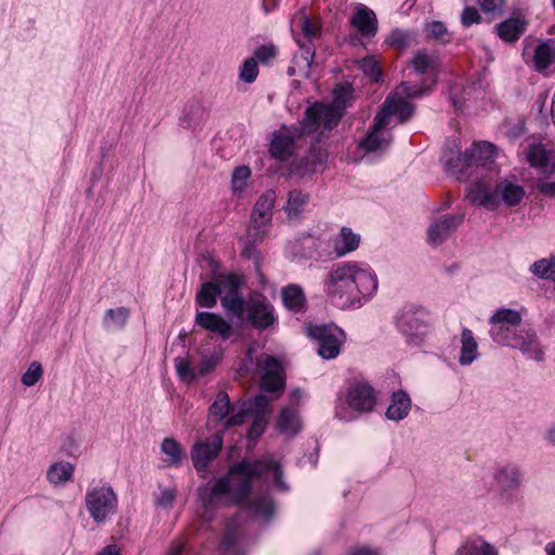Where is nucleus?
<instances>
[{"label":"nucleus","instance_id":"obj_12","mask_svg":"<svg viewBox=\"0 0 555 555\" xmlns=\"http://www.w3.org/2000/svg\"><path fill=\"white\" fill-rule=\"evenodd\" d=\"M524 61L539 73H545L555 62V41L552 39L537 40L532 46L529 38L524 40Z\"/></svg>","mask_w":555,"mask_h":555},{"label":"nucleus","instance_id":"obj_37","mask_svg":"<svg viewBox=\"0 0 555 555\" xmlns=\"http://www.w3.org/2000/svg\"><path fill=\"white\" fill-rule=\"evenodd\" d=\"M251 178V169L248 166L236 167L231 176V192L233 196H245Z\"/></svg>","mask_w":555,"mask_h":555},{"label":"nucleus","instance_id":"obj_58","mask_svg":"<svg viewBox=\"0 0 555 555\" xmlns=\"http://www.w3.org/2000/svg\"><path fill=\"white\" fill-rule=\"evenodd\" d=\"M477 2L485 13H494L503 9L505 0H477Z\"/></svg>","mask_w":555,"mask_h":555},{"label":"nucleus","instance_id":"obj_57","mask_svg":"<svg viewBox=\"0 0 555 555\" xmlns=\"http://www.w3.org/2000/svg\"><path fill=\"white\" fill-rule=\"evenodd\" d=\"M481 21V16L477 9L473 7H466L461 15V22L465 27H469L473 24H478Z\"/></svg>","mask_w":555,"mask_h":555},{"label":"nucleus","instance_id":"obj_31","mask_svg":"<svg viewBox=\"0 0 555 555\" xmlns=\"http://www.w3.org/2000/svg\"><path fill=\"white\" fill-rule=\"evenodd\" d=\"M75 473V466L67 461L52 463L47 469V480L53 486H63L69 482Z\"/></svg>","mask_w":555,"mask_h":555},{"label":"nucleus","instance_id":"obj_50","mask_svg":"<svg viewBox=\"0 0 555 555\" xmlns=\"http://www.w3.org/2000/svg\"><path fill=\"white\" fill-rule=\"evenodd\" d=\"M258 74V64L254 57L246 59L240 67V79L246 83L254 82Z\"/></svg>","mask_w":555,"mask_h":555},{"label":"nucleus","instance_id":"obj_48","mask_svg":"<svg viewBox=\"0 0 555 555\" xmlns=\"http://www.w3.org/2000/svg\"><path fill=\"white\" fill-rule=\"evenodd\" d=\"M42 375H43V369H42L41 363L38 361H33L28 365L25 373L22 375L21 380L24 386L31 387V386L36 385L42 378Z\"/></svg>","mask_w":555,"mask_h":555},{"label":"nucleus","instance_id":"obj_2","mask_svg":"<svg viewBox=\"0 0 555 555\" xmlns=\"http://www.w3.org/2000/svg\"><path fill=\"white\" fill-rule=\"evenodd\" d=\"M378 288L375 271L365 262L346 261L334 267L324 282V292L339 309H358L369 302Z\"/></svg>","mask_w":555,"mask_h":555},{"label":"nucleus","instance_id":"obj_34","mask_svg":"<svg viewBox=\"0 0 555 555\" xmlns=\"http://www.w3.org/2000/svg\"><path fill=\"white\" fill-rule=\"evenodd\" d=\"M455 555H499L494 545L481 538L466 540L455 551Z\"/></svg>","mask_w":555,"mask_h":555},{"label":"nucleus","instance_id":"obj_10","mask_svg":"<svg viewBox=\"0 0 555 555\" xmlns=\"http://www.w3.org/2000/svg\"><path fill=\"white\" fill-rule=\"evenodd\" d=\"M493 480L499 500L504 504H513L516 492L522 486L524 472L514 462L504 463L494 468Z\"/></svg>","mask_w":555,"mask_h":555},{"label":"nucleus","instance_id":"obj_40","mask_svg":"<svg viewBox=\"0 0 555 555\" xmlns=\"http://www.w3.org/2000/svg\"><path fill=\"white\" fill-rule=\"evenodd\" d=\"M129 314V309L125 307L107 309L103 315V326L108 331L120 330L127 324Z\"/></svg>","mask_w":555,"mask_h":555},{"label":"nucleus","instance_id":"obj_63","mask_svg":"<svg viewBox=\"0 0 555 555\" xmlns=\"http://www.w3.org/2000/svg\"><path fill=\"white\" fill-rule=\"evenodd\" d=\"M539 191L544 195H550L555 198V182H543L539 184Z\"/></svg>","mask_w":555,"mask_h":555},{"label":"nucleus","instance_id":"obj_35","mask_svg":"<svg viewBox=\"0 0 555 555\" xmlns=\"http://www.w3.org/2000/svg\"><path fill=\"white\" fill-rule=\"evenodd\" d=\"M282 300L285 308L293 312H300L306 307L305 293L296 284H289L282 289Z\"/></svg>","mask_w":555,"mask_h":555},{"label":"nucleus","instance_id":"obj_13","mask_svg":"<svg viewBox=\"0 0 555 555\" xmlns=\"http://www.w3.org/2000/svg\"><path fill=\"white\" fill-rule=\"evenodd\" d=\"M257 367L261 373L260 386L263 390L274 392L284 388V369L275 357L261 354L257 360Z\"/></svg>","mask_w":555,"mask_h":555},{"label":"nucleus","instance_id":"obj_32","mask_svg":"<svg viewBox=\"0 0 555 555\" xmlns=\"http://www.w3.org/2000/svg\"><path fill=\"white\" fill-rule=\"evenodd\" d=\"M411 410V399L404 391L392 393L391 402L386 411V417L390 421H401L405 418Z\"/></svg>","mask_w":555,"mask_h":555},{"label":"nucleus","instance_id":"obj_1","mask_svg":"<svg viewBox=\"0 0 555 555\" xmlns=\"http://www.w3.org/2000/svg\"><path fill=\"white\" fill-rule=\"evenodd\" d=\"M269 474L280 490L288 489L283 480L282 465L271 456H264L254 463H237L224 477L201 486L197 491L201 517L209 521L219 507L241 503L249 493L253 482Z\"/></svg>","mask_w":555,"mask_h":555},{"label":"nucleus","instance_id":"obj_61","mask_svg":"<svg viewBox=\"0 0 555 555\" xmlns=\"http://www.w3.org/2000/svg\"><path fill=\"white\" fill-rule=\"evenodd\" d=\"M186 112L188 114H193V115H198L196 116L195 120H193V124H197L204 116V109L195 104V103H190L188 106H186Z\"/></svg>","mask_w":555,"mask_h":555},{"label":"nucleus","instance_id":"obj_18","mask_svg":"<svg viewBox=\"0 0 555 555\" xmlns=\"http://www.w3.org/2000/svg\"><path fill=\"white\" fill-rule=\"evenodd\" d=\"M310 133L311 132L304 131L302 120L300 121V128L296 129L294 132L281 131L274 133L270 145V153L273 157L285 160L293 154L295 140Z\"/></svg>","mask_w":555,"mask_h":555},{"label":"nucleus","instance_id":"obj_51","mask_svg":"<svg viewBox=\"0 0 555 555\" xmlns=\"http://www.w3.org/2000/svg\"><path fill=\"white\" fill-rule=\"evenodd\" d=\"M175 366L178 376L184 382H192L198 376V372L191 369L190 363L184 358L175 359Z\"/></svg>","mask_w":555,"mask_h":555},{"label":"nucleus","instance_id":"obj_4","mask_svg":"<svg viewBox=\"0 0 555 555\" xmlns=\"http://www.w3.org/2000/svg\"><path fill=\"white\" fill-rule=\"evenodd\" d=\"M351 92L349 85H338L333 91V103L324 105L314 103L307 108L302 119V129L307 132H317L321 128L331 130L339 122L345 103Z\"/></svg>","mask_w":555,"mask_h":555},{"label":"nucleus","instance_id":"obj_20","mask_svg":"<svg viewBox=\"0 0 555 555\" xmlns=\"http://www.w3.org/2000/svg\"><path fill=\"white\" fill-rule=\"evenodd\" d=\"M297 43L299 50L295 53L292 65L288 67V75L309 78L315 55L314 46L311 42L302 43L300 40Z\"/></svg>","mask_w":555,"mask_h":555},{"label":"nucleus","instance_id":"obj_11","mask_svg":"<svg viewBox=\"0 0 555 555\" xmlns=\"http://www.w3.org/2000/svg\"><path fill=\"white\" fill-rule=\"evenodd\" d=\"M306 332L319 343L318 353L326 360L335 359L346 341L345 332L336 325H309Z\"/></svg>","mask_w":555,"mask_h":555},{"label":"nucleus","instance_id":"obj_59","mask_svg":"<svg viewBox=\"0 0 555 555\" xmlns=\"http://www.w3.org/2000/svg\"><path fill=\"white\" fill-rule=\"evenodd\" d=\"M427 35L429 37L441 39L447 34V28L441 22H431L426 27Z\"/></svg>","mask_w":555,"mask_h":555},{"label":"nucleus","instance_id":"obj_55","mask_svg":"<svg viewBox=\"0 0 555 555\" xmlns=\"http://www.w3.org/2000/svg\"><path fill=\"white\" fill-rule=\"evenodd\" d=\"M221 359V353H215L211 356H203L201 363L198 364V376H203L212 371Z\"/></svg>","mask_w":555,"mask_h":555},{"label":"nucleus","instance_id":"obj_3","mask_svg":"<svg viewBox=\"0 0 555 555\" xmlns=\"http://www.w3.org/2000/svg\"><path fill=\"white\" fill-rule=\"evenodd\" d=\"M525 194L522 185L508 179L499 181L492 191L485 181L480 180L469 191L472 202L488 210H494L501 203L507 207L517 206L524 199Z\"/></svg>","mask_w":555,"mask_h":555},{"label":"nucleus","instance_id":"obj_56","mask_svg":"<svg viewBox=\"0 0 555 555\" xmlns=\"http://www.w3.org/2000/svg\"><path fill=\"white\" fill-rule=\"evenodd\" d=\"M276 55V49L272 44L259 47L254 52V59L261 63H268L273 60Z\"/></svg>","mask_w":555,"mask_h":555},{"label":"nucleus","instance_id":"obj_21","mask_svg":"<svg viewBox=\"0 0 555 555\" xmlns=\"http://www.w3.org/2000/svg\"><path fill=\"white\" fill-rule=\"evenodd\" d=\"M527 159L531 167L542 173L552 175L555 172V152L547 150L542 144H533L528 147Z\"/></svg>","mask_w":555,"mask_h":555},{"label":"nucleus","instance_id":"obj_24","mask_svg":"<svg viewBox=\"0 0 555 555\" xmlns=\"http://www.w3.org/2000/svg\"><path fill=\"white\" fill-rule=\"evenodd\" d=\"M195 323L204 330L219 335L222 339H228L233 332L232 325L228 321L212 312H198Z\"/></svg>","mask_w":555,"mask_h":555},{"label":"nucleus","instance_id":"obj_7","mask_svg":"<svg viewBox=\"0 0 555 555\" xmlns=\"http://www.w3.org/2000/svg\"><path fill=\"white\" fill-rule=\"evenodd\" d=\"M409 90L410 86L406 82H402L396 88L393 93L387 98L382 108L376 114L378 126H387L392 115H398L401 122L412 115L414 106L409 100L422 96L423 92L421 90H414V93H410Z\"/></svg>","mask_w":555,"mask_h":555},{"label":"nucleus","instance_id":"obj_54","mask_svg":"<svg viewBox=\"0 0 555 555\" xmlns=\"http://www.w3.org/2000/svg\"><path fill=\"white\" fill-rule=\"evenodd\" d=\"M268 417L266 412H258L249 428L248 436L251 439L258 438L266 429Z\"/></svg>","mask_w":555,"mask_h":555},{"label":"nucleus","instance_id":"obj_14","mask_svg":"<svg viewBox=\"0 0 555 555\" xmlns=\"http://www.w3.org/2000/svg\"><path fill=\"white\" fill-rule=\"evenodd\" d=\"M494 153L495 147L493 144L488 142L477 143L465 152L463 165H453L452 160H448L447 170L451 173H461L472 166H485L489 162H492Z\"/></svg>","mask_w":555,"mask_h":555},{"label":"nucleus","instance_id":"obj_62","mask_svg":"<svg viewBox=\"0 0 555 555\" xmlns=\"http://www.w3.org/2000/svg\"><path fill=\"white\" fill-rule=\"evenodd\" d=\"M543 439L550 447H555V424H551L543 434Z\"/></svg>","mask_w":555,"mask_h":555},{"label":"nucleus","instance_id":"obj_52","mask_svg":"<svg viewBox=\"0 0 555 555\" xmlns=\"http://www.w3.org/2000/svg\"><path fill=\"white\" fill-rule=\"evenodd\" d=\"M359 66L362 69V72L370 77L373 81H378L380 77V69L378 67L377 61L372 57H364L359 62Z\"/></svg>","mask_w":555,"mask_h":555},{"label":"nucleus","instance_id":"obj_46","mask_svg":"<svg viewBox=\"0 0 555 555\" xmlns=\"http://www.w3.org/2000/svg\"><path fill=\"white\" fill-rule=\"evenodd\" d=\"M530 270L540 279L555 281V257L543 258L534 261L531 264Z\"/></svg>","mask_w":555,"mask_h":555},{"label":"nucleus","instance_id":"obj_8","mask_svg":"<svg viewBox=\"0 0 555 555\" xmlns=\"http://www.w3.org/2000/svg\"><path fill=\"white\" fill-rule=\"evenodd\" d=\"M117 494L111 486L90 488L85 496V507L95 524L106 522L117 511Z\"/></svg>","mask_w":555,"mask_h":555},{"label":"nucleus","instance_id":"obj_15","mask_svg":"<svg viewBox=\"0 0 555 555\" xmlns=\"http://www.w3.org/2000/svg\"><path fill=\"white\" fill-rule=\"evenodd\" d=\"M221 448L222 435H220V433H215L211 441L199 440L195 442L191 450V459L194 468L197 472L207 469L219 454Z\"/></svg>","mask_w":555,"mask_h":555},{"label":"nucleus","instance_id":"obj_9","mask_svg":"<svg viewBox=\"0 0 555 555\" xmlns=\"http://www.w3.org/2000/svg\"><path fill=\"white\" fill-rule=\"evenodd\" d=\"M489 334L494 343L508 347L522 330V314L518 310L501 308L490 318Z\"/></svg>","mask_w":555,"mask_h":555},{"label":"nucleus","instance_id":"obj_44","mask_svg":"<svg viewBox=\"0 0 555 555\" xmlns=\"http://www.w3.org/2000/svg\"><path fill=\"white\" fill-rule=\"evenodd\" d=\"M271 223L250 215L246 238L250 243H261L268 234Z\"/></svg>","mask_w":555,"mask_h":555},{"label":"nucleus","instance_id":"obj_45","mask_svg":"<svg viewBox=\"0 0 555 555\" xmlns=\"http://www.w3.org/2000/svg\"><path fill=\"white\" fill-rule=\"evenodd\" d=\"M248 509L255 517L268 520L274 514L275 505L271 499L261 496L254 500L249 504Z\"/></svg>","mask_w":555,"mask_h":555},{"label":"nucleus","instance_id":"obj_49","mask_svg":"<svg viewBox=\"0 0 555 555\" xmlns=\"http://www.w3.org/2000/svg\"><path fill=\"white\" fill-rule=\"evenodd\" d=\"M413 41V36L409 31L393 29L386 39V43L396 49H403Z\"/></svg>","mask_w":555,"mask_h":555},{"label":"nucleus","instance_id":"obj_16","mask_svg":"<svg viewBox=\"0 0 555 555\" xmlns=\"http://www.w3.org/2000/svg\"><path fill=\"white\" fill-rule=\"evenodd\" d=\"M246 311L247 320L260 331L271 327L276 322L274 308L263 297L251 299Z\"/></svg>","mask_w":555,"mask_h":555},{"label":"nucleus","instance_id":"obj_29","mask_svg":"<svg viewBox=\"0 0 555 555\" xmlns=\"http://www.w3.org/2000/svg\"><path fill=\"white\" fill-rule=\"evenodd\" d=\"M386 126L377 125V115L374 118V125L366 138L360 142V147L365 152H378L388 147L390 138L384 132Z\"/></svg>","mask_w":555,"mask_h":555},{"label":"nucleus","instance_id":"obj_43","mask_svg":"<svg viewBox=\"0 0 555 555\" xmlns=\"http://www.w3.org/2000/svg\"><path fill=\"white\" fill-rule=\"evenodd\" d=\"M292 24H296L301 34L308 40L317 38L320 34V26L312 22L304 10L298 11L293 16Z\"/></svg>","mask_w":555,"mask_h":555},{"label":"nucleus","instance_id":"obj_26","mask_svg":"<svg viewBox=\"0 0 555 555\" xmlns=\"http://www.w3.org/2000/svg\"><path fill=\"white\" fill-rule=\"evenodd\" d=\"M527 26L525 16H511L496 26V34L504 42L514 43L526 31Z\"/></svg>","mask_w":555,"mask_h":555},{"label":"nucleus","instance_id":"obj_6","mask_svg":"<svg viewBox=\"0 0 555 555\" xmlns=\"http://www.w3.org/2000/svg\"><path fill=\"white\" fill-rule=\"evenodd\" d=\"M248 414L247 409L232 405L228 393L220 391L209 408L207 428L223 435L227 429L245 423Z\"/></svg>","mask_w":555,"mask_h":555},{"label":"nucleus","instance_id":"obj_28","mask_svg":"<svg viewBox=\"0 0 555 555\" xmlns=\"http://www.w3.org/2000/svg\"><path fill=\"white\" fill-rule=\"evenodd\" d=\"M479 345L469 328H463L460 335L459 363L463 366L470 365L479 358Z\"/></svg>","mask_w":555,"mask_h":555},{"label":"nucleus","instance_id":"obj_36","mask_svg":"<svg viewBox=\"0 0 555 555\" xmlns=\"http://www.w3.org/2000/svg\"><path fill=\"white\" fill-rule=\"evenodd\" d=\"M240 528L241 522L238 517H235L225 524L224 535L220 543L224 555H235L234 552L238 546L241 539Z\"/></svg>","mask_w":555,"mask_h":555},{"label":"nucleus","instance_id":"obj_25","mask_svg":"<svg viewBox=\"0 0 555 555\" xmlns=\"http://www.w3.org/2000/svg\"><path fill=\"white\" fill-rule=\"evenodd\" d=\"M327 158V153L313 146L307 157L292 164V172L300 176L311 175L321 169Z\"/></svg>","mask_w":555,"mask_h":555},{"label":"nucleus","instance_id":"obj_23","mask_svg":"<svg viewBox=\"0 0 555 555\" xmlns=\"http://www.w3.org/2000/svg\"><path fill=\"white\" fill-rule=\"evenodd\" d=\"M350 24L365 37H373L377 33V18L375 13L364 4H358L350 18Z\"/></svg>","mask_w":555,"mask_h":555},{"label":"nucleus","instance_id":"obj_5","mask_svg":"<svg viewBox=\"0 0 555 555\" xmlns=\"http://www.w3.org/2000/svg\"><path fill=\"white\" fill-rule=\"evenodd\" d=\"M377 402V393L367 383L350 386L345 398L336 405L335 416L340 421H351L356 415L370 413Z\"/></svg>","mask_w":555,"mask_h":555},{"label":"nucleus","instance_id":"obj_47","mask_svg":"<svg viewBox=\"0 0 555 555\" xmlns=\"http://www.w3.org/2000/svg\"><path fill=\"white\" fill-rule=\"evenodd\" d=\"M221 304L228 314L235 315L237 318L242 317L244 300L237 292L225 294V296L221 298Z\"/></svg>","mask_w":555,"mask_h":555},{"label":"nucleus","instance_id":"obj_53","mask_svg":"<svg viewBox=\"0 0 555 555\" xmlns=\"http://www.w3.org/2000/svg\"><path fill=\"white\" fill-rule=\"evenodd\" d=\"M217 286L221 288V294L227 292V294L237 292L240 286V279L235 274H228L220 276L216 282Z\"/></svg>","mask_w":555,"mask_h":555},{"label":"nucleus","instance_id":"obj_42","mask_svg":"<svg viewBox=\"0 0 555 555\" xmlns=\"http://www.w3.org/2000/svg\"><path fill=\"white\" fill-rule=\"evenodd\" d=\"M219 295H221V288L215 282H206L196 295V302L203 308H212Z\"/></svg>","mask_w":555,"mask_h":555},{"label":"nucleus","instance_id":"obj_64","mask_svg":"<svg viewBox=\"0 0 555 555\" xmlns=\"http://www.w3.org/2000/svg\"><path fill=\"white\" fill-rule=\"evenodd\" d=\"M120 550L116 544H109L103 547L98 555H119Z\"/></svg>","mask_w":555,"mask_h":555},{"label":"nucleus","instance_id":"obj_60","mask_svg":"<svg viewBox=\"0 0 555 555\" xmlns=\"http://www.w3.org/2000/svg\"><path fill=\"white\" fill-rule=\"evenodd\" d=\"M175 499V491L170 489H165L160 492L159 496L156 500V503L160 506H169Z\"/></svg>","mask_w":555,"mask_h":555},{"label":"nucleus","instance_id":"obj_17","mask_svg":"<svg viewBox=\"0 0 555 555\" xmlns=\"http://www.w3.org/2000/svg\"><path fill=\"white\" fill-rule=\"evenodd\" d=\"M425 317V313L420 310H402L396 318V324L402 334L413 339L426 333Z\"/></svg>","mask_w":555,"mask_h":555},{"label":"nucleus","instance_id":"obj_30","mask_svg":"<svg viewBox=\"0 0 555 555\" xmlns=\"http://www.w3.org/2000/svg\"><path fill=\"white\" fill-rule=\"evenodd\" d=\"M276 429L286 436H295L301 429V421L298 411L293 408H284L275 423Z\"/></svg>","mask_w":555,"mask_h":555},{"label":"nucleus","instance_id":"obj_22","mask_svg":"<svg viewBox=\"0 0 555 555\" xmlns=\"http://www.w3.org/2000/svg\"><path fill=\"white\" fill-rule=\"evenodd\" d=\"M519 349L527 358L535 361L543 360V349L534 332L531 330H521L514 341L508 346Z\"/></svg>","mask_w":555,"mask_h":555},{"label":"nucleus","instance_id":"obj_27","mask_svg":"<svg viewBox=\"0 0 555 555\" xmlns=\"http://www.w3.org/2000/svg\"><path fill=\"white\" fill-rule=\"evenodd\" d=\"M361 242L360 234L348 227H343L333 238V249L336 256L344 257L354 251Z\"/></svg>","mask_w":555,"mask_h":555},{"label":"nucleus","instance_id":"obj_33","mask_svg":"<svg viewBox=\"0 0 555 555\" xmlns=\"http://www.w3.org/2000/svg\"><path fill=\"white\" fill-rule=\"evenodd\" d=\"M275 201L276 194L273 190L264 191L257 198L250 215L272 223L273 207L275 205Z\"/></svg>","mask_w":555,"mask_h":555},{"label":"nucleus","instance_id":"obj_41","mask_svg":"<svg viewBox=\"0 0 555 555\" xmlns=\"http://www.w3.org/2000/svg\"><path fill=\"white\" fill-rule=\"evenodd\" d=\"M411 64L418 74H434L438 68L439 60L435 54L421 51L414 55Z\"/></svg>","mask_w":555,"mask_h":555},{"label":"nucleus","instance_id":"obj_38","mask_svg":"<svg viewBox=\"0 0 555 555\" xmlns=\"http://www.w3.org/2000/svg\"><path fill=\"white\" fill-rule=\"evenodd\" d=\"M160 451L166 455L164 462L170 467L181 465L184 459L183 449L173 438H165L162 441Z\"/></svg>","mask_w":555,"mask_h":555},{"label":"nucleus","instance_id":"obj_19","mask_svg":"<svg viewBox=\"0 0 555 555\" xmlns=\"http://www.w3.org/2000/svg\"><path fill=\"white\" fill-rule=\"evenodd\" d=\"M461 221V217L453 215H443L435 219L428 227L427 242L431 246L440 245L459 227Z\"/></svg>","mask_w":555,"mask_h":555},{"label":"nucleus","instance_id":"obj_39","mask_svg":"<svg viewBox=\"0 0 555 555\" xmlns=\"http://www.w3.org/2000/svg\"><path fill=\"white\" fill-rule=\"evenodd\" d=\"M310 201V196L308 193H304L301 191H291L288 193L287 203L285 205V211L289 219L297 218L305 208L307 207Z\"/></svg>","mask_w":555,"mask_h":555}]
</instances>
